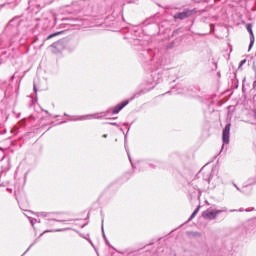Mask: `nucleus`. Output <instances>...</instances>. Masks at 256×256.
I'll list each match as a JSON object with an SVG mask.
<instances>
[{"label": "nucleus", "instance_id": "obj_40", "mask_svg": "<svg viewBox=\"0 0 256 256\" xmlns=\"http://www.w3.org/2000/svg\"><path fill=\"white\" fill-rule=\"evenodd\" d=\"M120 131L125 135V130L123 128H120Z\"/></svg>", "mask_w": 256, "mask_h": 256}, {"label": "nucleus", "instance_id": "obj_28", "mask_svg": "<svg viewBox=\"0 0 256 256\" xmlns=\"http://www.w3.org/2000/svg\"><path fill=\"white\" fill-rule=\"evenodd\" d=\"M86 239L90 243V245L95 249V244H93V241L89 238H86Z\"/></svg>", "mask_w": 256, "mask_h": 256}, {"label": "nucleus", "instance_id": "obj_34", "mask_svg": "<svg viewBox=\"0 0 256 256\" xmlns=\"http://www.w3.org/2000/svg\"><path fill=\"white\" fill-rule=\"evenodd\" d=\"M252 69H253V71H254V73H255V79H256V66L253 65Z\"/></svg>", "mask_w": 256, "mask_h": 256}, {"label": "nucleus", "instance_id": "obj_8", "mask_svg": "<svg viewBox=\"0 0 256 256\" xmlns=\"http://www.w3.org/2000/svg\"><path fill=\"white\" fill-rule=\"evenodd\" d=\"M230 137H231V122L227 123L222 130V143H224V145H229Z\"/></svg>", "mask_w": 256, "mask_h": 256}, {"label": "nucleus", "instance_id": "obj_1", "mask_svg": "<svg viewBox=\"0 0 256 256\" xmlns=\"http://www.w3.org/2000/svg\"><path fill=\"white\" fill-rule=\"evenodd\" d=\"M132 43L134 47H136V51H139V57L142 60V63H144L145 70L150 71L148 74V83L152 85V87L139 90L134 93L130 99L117 104L112 110L110 109V115H119V113L129 105L130 101L138 99V97L145 95V93H149L151 89H155V85H159V83L163 81V65H165V62L163 61V53H161L158 48H145L143 45L147 42L137 38H134Z\"/></svg>", "mask_w": 256, "mask_h": 256}, {"label": "nucleus", "instance_id": "obj_10", "mask_svg": "<svg viewBox=\"0 0 256 256\" xmlns=\"http://www.w3.org/2000/svg\"><path fill=\"white\" fill-rule=\"evenodd\" d=\"M246 29L250 35V44L248 46V51H251V49H253V45H255V34H253V24H246Z\"/></svg>", "mask_w": 256, "mask_h": 256}, {"label": "nucleus", "instance_id": "obj_50", "mask_svg": "<svg viewBox=\"0 0 256 256\" xmlns=\"http://www.w3.org/2000/svg\"><path fill=\"white\" fill-rule=\"evenodd\" d=\"M0 187H3V184H0Z\"/></svg>", "mask_w": 256, "mask_h": 256}, {"label": "nucleus", "instance_id": "obj_21", "mask_svg": "<svg viewBox=\"0 0 256 256\" xmlns=\"http://www.w3.org/2000/svg\"><path fill=\"white\" fill-rule=\"evenodd\" d=\"M204 181H207V183H211V174H207L203 177Z\"/></svg>", "mask_w": 256, "mask_h": 256}, {"label": "nucleus", "instance_id": "obj_46", "mask_svg": "<svg viewBox=\"0 0 256 256\" xmlns=\"http://www.w3.org/2000/svg\"><path fill=\"white\" fill-rule=\"evenodd\" d=\"M254 117H255V119H256V111L254 112Z\"/></svg>", "mask_w": 256, "mask_h": 256}, {"label": "nucleus", "instance_id": "obj_30", "mask_svg": "<svg viewBox=\"0 0 256 256\" xmlns=\"http://www.w3.org/2000/svg\"><path fill=\"white\" fill-rule=\"evenodd\" d=\"M36 41H39V36H34L33 37V42L32 43H35Z\"/></svg>", "mask_w": 256, "mask_h": 256}, {"label": "nucleus", "instance_id": "obj_39", "mask_svg": "<svg viewBox=\"0 0 256 256\" xmlns=\"http://www.w3.org/2000/svg\"><path fill=\"white\" fill-rule=\"evenodd\" d=\"M253 87H254V89H255V87H256V78H255V80H254V82H253Z\"/></svg>", "mask_w": 256, "mask_h": 256}, {"label": "nucleus", "instance_id": "obj_41", "mask_svg": "<svg viewBox=\"0 0 256 256\" xmlns=\"http://www.w3.org/2000/svg\"><path fill=\"white\" fill-rule=\"evenodd\" d=\"M129 126V123H124V127H128Z\"/></svg>", "mask_w": 256, "mask_h": 256}, {"label": "nucleus", "instance_id": "obj_51", "mask_svg": "<svg viewBox=\"0 0 256 256\" xmlns=\"http://www.w3.org/2000/svg\"><path fill=\"white\" fill-rule=\"evenodd\" d=\"M19 115H21V114H18L17 118H19Z\"/></svg>", "mask_w": 256, "mask_h": 256}, {"label": "nucleus", "instance_id": "obj_4", "mask_svg": "<svg viewBox=\"0 0 256 256\" xmlns=\"http://www.w3.org/2000/svg\"><path fill=\"white\" fill-rule=\"evenodd\" d=\"M51 47L52 53H55V55H57L59 53H63L65 49H68V51H75V49H77V42H69L68 39L63 38L52 43Z\"/></svg>", "mask_w": 256, "mask_h": 256}, {"label": "nucleus", "instance_id": "obj_43", "mask_svg": "<svg viewBox=\"0 0 256 256\" xmlns=\"http://www.w3.org/2000/svg\"><path fill=\"white\" fill-rule=\"evenodd\" d=\"M64 117H69V114H67V113H64Z\"/></svg>", "mask_w": 256, "mask_h": 256}, {"label": "nucleus", "instance_id": "obj_3", "mask_svg": "<svg viewBox=\"0 0 256 256\" xmlns=\"http://www.w3.org/2000/svg\"><path fill=\"white\" fill-rule=\"evenodd\" d=\"M130 129H131V126L128 127L127 133L124 134V147L127 152L128 159L131 163L132 168L135 169L136 171H145V169H147V167H152V169H155L154 164H151L145 160H139L136 163H133V160L131 159V155L129 154V149L127 148V135L129 133Z\"/></svg>", "mask_w": 256, "mask_h": 256}, {"label": "nucleus", "instance_id": "obj_11", "mask_svg": "<svg viewBox=\"0 0 256 256\" xmlns=\"http://www.w3.org/2000/svg\"><path fill=\"white\" fill-rule=\"evenodd\" d=\"M167 93H175V95H181L185 93V87H183L182 84H177L175 87H172L171 91H168Z\"/></svg>", "mask_w": 256, "mask_h": 256}, {"label": "nucleus", "instance_id": "obj_42", "mask_svg": "<svg viewBox=\"0 0 256 256\" xmlns=\"http://www.w3.org/2000/svg\"><path fill=\"white\" fill-rule=\"evenodd\" d=\"M242 91H243V93H245V86L242 87Z\"/></svg>", "mask_w": 256, "mask_h": 256}, {"label": "nucleus", "instance_id": "obj_48", "mask_svg": "<svg viewBox=\"0 0 256 256\" xmlns=\"http://www.w3.org/2000/svg\"><path fill=\"white\" fill-rule=\"evenodd\" d=\"M45 113L49 114V111L46 110Z\"/></svg>", "mask_w": 256, "mask_h": 256}, {"label": "nucleus", "instance_id": "obj_29", "mask_svg": "<svg viewBox=\"0 0 256 256\" xmlns=\"http://www.w3.org/2000/svg\"><path fill=\"white\" fill-rule=\"evenodd\" d=\"M214 67L212 68V71H217V62H213Z\"/></svg>", "mask_w": 256, "mask_h": 256}, {"label": "nucleus", "instance_id": "obj_17", "mask_svg": "<svg viewBox=\"0 0 256 256\" xmlns=\"http://www.w3.org/2000/svg\"><path fill=\"white\" fill-rule=\"evenodd\" d=\"M199 209H201V206L196 207V209L193 211V213L189 217L188 221H193V219H195V217H197V213H199Z\"/></svg>", "mask_w": 256, "mask_h": 256}, {"label": "nucleus", "instance_id": "obj_27", "mask_svg": "<svg viewBox=\"0 0 256 256\" xmlns=\"http://www.w3.org/2000/svg\"><path fill=\"white\" fill-rule=\"evenodd\" d=\"M147 25H151V19H147V20L144 22V26H147Z\"/></svg>", "mask_w": 256, "mask_h": 256}, {"label": "nucleus", "instance_id": "obj_5", "mask_svg": "<svg viewBox=\"0 0 256 256\" xmlns=\"http://www.w3.org/2000/svg\"><path fill=\"white\" fill-rule=\"evenodd\" d=\"M111 115V109H108L105 112H101L100 114H87L83 116H76L75 119H69V121H89L91 119H117V117H109Z\"/></svg>", "mask_w": 256, "mask_h": 256}, {"label": "nucleus", "instance_id": "obj_45", "mask_svg": "<svg viewBox=\"0 0 256 256\" xmlns=\"http://www.w3.org/2000/svg\"><path fill=\"white\" fill-rule=\"evenodd\" d=\"M57 117H59V115H55L54 118L57 119Z\"/></svg>", "mask_w": 256, "mask_h": 256}, {"label": "nucleus", "instance_id": "obj_25", "mask_svg": "<svg viewBox=\"0 0 256 256\" xmlns=\"http://www.w3.org/2000/svg\"><path fill=\"white\" fill-rule=\"evenodd\" d=\"M234 187L237 189V191H240V193H245L244 189H246V187H244L242 190L236 184H234Z\"/></svg>", "mask_w": 256, "mask_h": 256}, {"label": "nucleus", "instance_id": "obj_37", "mask_svg": "<svg viewBox=\"0 0 256 256\" xmlns=\"http://www.w3.org/2000/svg\"><path fill=\"white\" fill-rule=\"evenodd\" d=\"M102 137H103V139H107L108 135L107 134H103Z\"/></svg>", "mask_w": 256, "mask_h": 256}, {"label": "nucleus", "instance_id": "obj_31", "mask_svg": "<svg viewBox=\"0 0 256 256\" xmlns=\"http://www.w3.org/2000/svg\"><path fill=\"white\" fill-rule=\"evenodd\" d=\"M137 0H125L126 3H136Z\"/></svg>", "mask_w": 256, "mask_h": 256}, {"label": "nucleus", "instance_id": "obj_18", "mask_svg": "<svg viewBox=\"0 0 256 256\" xmlns=\"http://www.w3.org/2000/svg\"><path fill=\"white\" fill-rule=\"evenodd\" d=\"M246 211V213H249V211H251V210H249V209H243V208H240V209H232V210H230V213H235V212H237V211H239L240 213H243V211Z\"/></svg>", "mask_w": 256, "mask_h": 256}, {"label": "nucleus", "instance_id": "obj_15", "mask_svg": "<svg viewBox=\"0 0 256 256\" xmlns=\"http://www.w3.org/2000/svg\"><path fill=\"white\" fill-rule=\"evenodd\" d=\"M179 46V40H173L166 44V49H175V47Z\"/></svg>", "mask_w": 256, "mask_h": 256}, {"label": "nucleus", "instance_id": "obj_44", "mask_svg": "<svg viewBox=\"0 0 256 256\" xmlns=\"http://www.w3.org/2000/svg\"><path fill=\"white\" fill-rule=\"evenodd\" d=\"M80 237H83L84 239H87L86 237H84V235H83V234H80Z\"/></svg>", "mask_w": 256, "mask_h": 256}, {"label": "nucleus", "instance_id": "obj_20", "mask_svg": "<svg viewBox=\"0 0 256 256\" xmlns=\"http://www.w3.org/2000/svg\"><path fill=\"white\" fill-rule=\"evenodd\" d=\"M28 219H29V221H30L32 227H35V223H37V219L32 218V217H28Z\"/></svg>", "mask_w": 256, "mask_h": 256}, {"label": "nucleus", "instance_id": "obj_2", "mask_svg": "<svg viewBox=\"0 0 256 256\" xmlns=\"http://www.w3.org/2000/svg\"><path fill=\"white\" fill-rule=\"evenodd\" d=\"M19 25H21V20L19 16L12 18L4 29V33L8 35L11 43H15L19 39Z\"/></svg>", "mask_w": 256, "mask_h": 256}, {"label": "nucleus", "instance_id": "obj_36", "mask_svg": "<svg viewBox=\"0 0 256 256\" xmlns=\"http://www.w3.org/2000/svg\"><path fill=\"white\" fill-rule=\"evenodd\" d=\"M65 123H67V121H66V120L61 121V122L59 123V125H63V124H65Z\"/></svg>", "mask_w": 256, "mask_h": 256}, {"label": "nucleus", "instance_id": "obj_24", "mask_svg": "<svg viewBox=\"0 0 256 256\" xmlns=\"http://www.w3.org/2000/svg\"><path fill=\"white\" fill-rule=\"evenodd\" d=\"M106 125H113L114 127H119L117 122H106Z\"/></svg>", "mask_w": 256, "mask_h": 256}, {"label": "nucleus", "instance_id": "obj_26", "mask_svg": "<svg viewBox=\"0 0 256 256\" xmlns=\"http://www.w3.org/2000/svg\"><path fill=\"white\" fill-rule=\"evenodd\" d=\"M210 33H215V24H210Z\"/></svg>", "mask_w": 256, "mask_h": 256}, {"label": "nucleus", "instance_id": "obj_13", "mask_svg": "<svg viewBox=\"0 0 256 256\" xmlns=\"http://www.w3.org/2000/svg\"><path fill=\"white\" fill-rule=\"evenodd\" d=\"M27 119H22L20 120L14 127H13V131H19V129H21V127H27Z\"/></svg>", "mask_w": 256, "mask_h": 256}, {"label": "nucleus", "instance_id": "obj_12", "mask_svg": "<svg viewBox=\"0 0 256 256\" xmlns=\"http://www.w3.org/2000/svg\"><path fill=\"white\" fill-rule=\"evenodd\" d=\"M104 223H105V219L102 218V222H101V231H102V237L105 241V244L108 245V247H113L111 245V243L109 242V240L107 239V236L105 235V227H104Z\"/></svg>", "mask_w": 256, "mask_h": 256}, {"label": "nucleus", "instance_id": "obj_49", "mask_svg": "<svg viewBox=\"0 0 256 256\" xmlns=\"http://www.w3.org/2000/svg\"><path fill=\"white\" fill-rule=\"evenodd\" d=\"M232 106H228V109H231Z\"/></svg>", "mask_w": 256, "mask_h": 256}, {"label": "nucleus", "instance_id": "obj_7", "mask_svg": "<svg viewBox=\"0 0 256 256\" xmlns=\"http://www.w3.org/2000/svg\"><path fill=\"white\" fill-rule=\"evenodd\" d=\"M53 215H55V213L53 212H38V217H46L47 225H55V223H65V219H57V218H53Z\"/></svg>", "mask_w": 256, "mask_h": 256}, {"label": "nucleus", "instance_id": "obj_19", "mask_svg": "<svg viewBox=\"0 0 256 256\" xmlns=\"http://www.w3.org/2000/svg\"><path fill=\"white\" fill-rule=\"evenodd\" d=\"M36 243H37V239L34 240V242L27 248V250L23 253L22 256L27 255V253H29V251L31 250V247H33Z\"/></svg>", "mask_w": 256, "mask_h": 256}, {"label": "nucleus", "instance_id": "obj_16", "mask_svg": "<svg viewBox=\"0 0 256 256\" xmlns=\"http://www.w3.org/2000/svg\"><path fill=\"white\" fill-rule=\"evenodd\" d=\"M63 33H65V31H59V32L52 33V34L48 35L46 37V39H44V41H49V39H53V37H57V35H63Z\"/></svg>", "mask_w": 256, "mask_h": 256}, {"label": "nucleus", "instance_id": "obj_38", "mask_svg": "<svg viewBox=\"0 0 256 256\" xmlns=\"http://www.w3.org/2000/svg\"><path fill=\"white\" fill-rule=\"evenodd\" d=\"M11 81H13V79H15V74H13L11 77H10Z\"/></svg>", "mask_w": 256, "mask_h": 256}, {"label": "nucleus", "instance_id": "obj_22", "mask_svg": "<svg viewBox=\"0 0 256 256\" xmlns=\"http://www.w3.org/2000/svg\"><path fill=\"white\" fill-rule=\"evenodd\" d=\"M246 63H247V59L241 60L239 63L238 69H241V67H243Z\"/></svg>", "mask_w": 256, "mask_h": 256}, {"label": "nucleus", "instance_id": "obj_35", "mask_svg": "<svg viewBox=\"0 0 256 256\" xmlns=\"http://www.w3.org/2000/svg\"><path fill=\"white\" fill-rule=\"evenodd\" d=\"M6 191H8V193H13V189L11 188H7Z\"/></svg>", "mask_w": 256, "mask_h": 256}, {"label": "nucleus", "instance_id": "obj_23", "mask_svg": "<svg viewBox=\"0 0 256 256\" xmlns=\"http://www.w3.org/2000/svg\"><path fill=\"white\" fill-rule=\"evenodd\" d=\"M194 93H199V92H201V87L199 86V85H196V86H194Z\"/></svg>", "mask_w": 256, "mask_h": 256}, {"label": "nucleus", "instance_id": "obj_32", "mask_svg": "<svg viewBox=\"0 0 256 256\" xmlns=\"http://www.w3.org/2000/svg\"><path fill=\"white\" fill-rule=\"evenodd\" d=\"M33 91H34V93H37V85L35 83L33 85Z\"/></svg>", "mask_w": 256, "mask_h": 256}, {"label": "nucleus", "instance_id": "obj_47", "mask_svg": "<svg viewBox=\"0 0 256 256\" xmlns=\"http://www.w3.org/2000/svg\"><path fill=\"white\" fill-rule=\"evenodd\" d=\"M212 209H215V205H212Z\"/></svg>", "mask_w": 256, "mask_h": 256}, {"label": "nucleus", "instance_id": "obj_33", "mask_svg": "<svg viewBox=\"0 0 256 256\" xmlns=\"http://www.w3.org/2000/svg\"><path fill=\"white\" fill-rule=\"evenodd\" d=\"M37 7H40L41 9H43V7H45V3H43V4H38Z\"/></svg>", "mask_w": 256, "mask_h": 256}, {"label": "nucleus", "instance_id": "obj_14", "mask_svg": "<svg viewBox=\"0 0 256 256\" xmlns=\"http://www.w3.org/2000/svg\"><path fill=\"white\" fill-rule=\"evenodd\" d=\"M63 231H69V228H60L55 230H45L43 233L40 234V237H43L45 233H61Z\"/></svg>", "mask_w": 256, "mask_h": 256}, {"label": "nucleus", "instance_id": "obj_9", "mask_svg": "<svg viewBox=\"0 0 256 256\" xmlns=\"http://www.w3.org/2000/svg\"><path fill=\"white\" fill-rule=\"evenodd\" d=\"M197 11L195 9L189 10V9H184L183 12H178L174 15V19H179L180 21H183V19H187L191 17L192 15H195Z\"/></svg>", "mask_w": 256, "mask_h": 256}, {"label": "nucleus", "instance_id": "obj_6", "mask_svg": "<svg viewBox=\"0 0 256 256\" xmlns=\"http://www.w3.org/2000/svg\"><path fill=\"white\" fill-rule=\"evenodd\" d=\"M221 213H227V207H222L221 209H212V210L203 211L202 217L203 219L214 221V219H217V215H221Z\"/></svg>", "mask_w": 256, "mask_h": 256}]
</instances>
